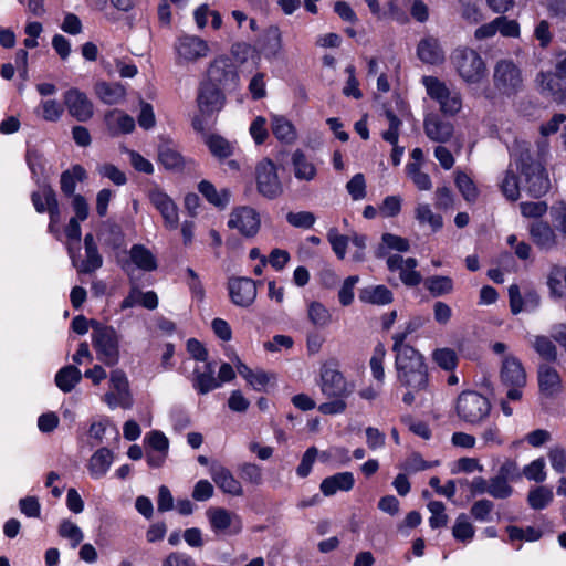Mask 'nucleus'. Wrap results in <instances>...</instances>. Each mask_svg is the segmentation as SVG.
Wrapping results in <instances>:
<instances>
[{"label": "nucleus", "mask_w": 566, "mask_h": 566, "mask_svg": "<svg viewBox=\"0 0 566 566\" xmlns=\"http://www.w3.org/2000/svg\"><path fill=\"white\" fill-rule=\"evenodd\" d=\"M355 479L350 472H340L325 478L321 483V491L325 496H332L337 491H349L353 489Z\"/></svg>", "instance_id": "obj_24"}, {"label": "nucleus", "mask_w": 566, "mask_h": 566, "mask_svg": "<svg viewBox=\"0 0 566 566\" xmlns=\"http://www.w3.org/2000/svg\"><path fill=\"white\" fill-rule=\"evenodd\" d=\"M294 176L298 180L311 181L316 177V167L308 161L305 154L297 149L292 155Z\"/></svg>", "instance_id": "obj_32"}, {"label": "nucleus", "mask_w": 566, "mask_h": 566, "mask_svg": "<svg viewBox=\"0 0 566 566\" xmlns=\"http://www.w3.org/2000/svg\"><path fill=\"white\" fill-rule=\"evenodd\" d=\"M512 488L503 476H494L489 482V494L495 499H506L512 494Z\"/></svg>", "instance_id": "obj_55"}, {"label": "nucleus", "mask_w": 566, "mask_h": 566, "mask_svg": "<svg viewBox=\"0 0 566 566\" xmlns=\"http://www.w3.org/2000/svg\"><path fill=\"white\" fill-rule=\"evenodd\" d=\"M417 54L423 63L428 64H438L444 59V53L438 40L432 36L424 38L419 42Z\"/></svg>", "instance_id": "obj_25"}, {"label": "nucleus", "mask_w": 566, "mask_h": 566, "mask_svg": "<svg viewBox=\"0 0 566 566\" xmlns=\"http://www.w3.org/2000/svg\"><path fill=\"white\" fill-rule=\"evenodd\" d=\"M307 317L314 326L321 328L327 326L332 319L328 310L319 302L310 303Z\"/></svg>", "instance_id": "obj_42"}, {"label": "nucleus", "mask_w": 566, "mask_h": 566, "mask_svg": "<svg viewBox=\"0 0 566 566\" xmlns=\"http://www.w3.org/2000/svg\"><path fill=\"white\" fill-rule=\"evenodd\" d=\"M440 108L444 114L454 115L461 109L462 102L459 93L449 92L446 97L439 101Z\"/></svg>", "instance_id": "obj_60"}, {"label": "nucleus", "mask_w": 566, "mask_h": 566, "mask_svg": "<svg viewBox=\"0 0 566 566\" xmlns=\"http://www.w3.org/2000/svg\"><path fill=\"white\" fill-rule=\"evenodd\" d=\"M544 468V459L539 458L531 462L528 465H526L523 470V473L528 480H534L535 482H543L546 479Z\"/></svg>", "instance_id": "obj_59"}, {"label": "nucleus", "mask_w": 566, "mask_h": 566, "mask_svg": "<svg viewBox=\"0 0 566 566\" xmlns=\"http://www.w3.org/2000/svg\"><path fill=\"white\" fill-rule=\"evenodd\" d=\"M321 390L327 398L348 397L353 391L342 373L327 365L321 369Z\"/></svg>", "instance_id": "obj_11"}, {"label": "nucleus", "mask_w": 566, "mask_h": 566, "mask_svg": "<svg viewBox=\"0 0 566 566\" xmlns=\"http://www.w3.org/2000/svg\"><path fill=\"white\" fill-rule=\"evenodd\" d=\"M287 222L295 227L302 229H310L315 223V216L310 211H300V212H289L286 214Z\"/></svg>", "instance_id": "obj_56"}, {"label": "nucleus", "mask_w": 566, "mask_h": 566, "mask_svg": "<svg viewBox=\"0 0 566 566\" xmlns=\"http://www.w3.org/2000/svg\"><path fill=\"white\" fill-rule=\"evenodd\" d=\"M538 385L546 396H554L562 391V379L558 371L548 364L538 366Z\"/></svg>", "instance_id": "obj_23"}, {"label": "nucleus", "mask_w": 566, "mask_h": 566, "mask_svg": "<svg viewBox=\"0 0 566 566\" xmlns=\"http://www.w3.org/2000/svg\"><path fill=\"white\" fill-rule=\"evenodd\" d=\"M82 379L80 369L73 365L61 368L55 376V384L63 392H70Z\"/></svg>", "instance_id": "obj_35"}, {"label": "nucleus", "mask_w": 566, "mask_h": 566, "mask_svg": "<svg viewBox=\"0 0 566 566\" xmlns=\"http://www.w3.org/2000/svg\"><path fill=\"white\" fill-rule=\"evenodd\" d=\"M530 231L534 243L538 248L549 250L556 244V235L548 223L542 221L534 222Z\"/></svg>", "instance_id": "obj_29"}, {"label": "nucleus", "mask_w": 566, "mask_h": 566, "mask_svg": "<svg viewBox=\"0 0 566 566\" xmlns=\"http://www.w3.org/2000/svg\"><path fill=\"white\" fill-rule=\"evenodd\" d=\"M229 295L233 304L249 307L256 297V284L248 277H231L228 283Z\"/></svg>", "instance_id": "obj_15"}, {"label": "nucleus", "mask_w": 566, "mask_h": 566, "mask_svg": "<svg viewBox=\"0 0 566 566\" xmlns=\"http://www.w3.org/2000/svg\"><path fill=\"white\" fill-rule=\"evenodd\" d=\"M497 31L504 36L516 38L520 35V25L515 20H509L506 17L495 18Z\"/></svg>", "instance_id": "obj_63"}, {"label": "nucleus", "mask_w": 566, "mask_h": 566, "mask_svg": "<svg viewBox=\"0 0 566 566\" xmlns=\"http://www.w3.org/2000/svg\"><path fill=\"white\" fill-rule=\"evenodd\" d=\"M210 474L213 482L224 493L233 496H242L243 488L241 482L234 478L232 472L220 464H213L210 469Z\"/></svg>", "instance_id": "obj_19"}, {"label": "nucleus", "mask_w": 566, "mask_h": 566, "mask_svg": "<svg viewBox=\"0 0 566 566\" xmlns=\"http://www.w3.org/2000/svg\"><path fill=\"white\" fill-rule=\"evenodd\" d=\"M434 363L444 370H453L458 364V356L451 348H439L432 354Z\"/></svg>", "instance_id": "obj_45"}, {"label": "nucleus", "mask_w": 566, "mask_h": 566, "mask_svg": "<svg viewBox=\"0 0 566 566\" xmlns=\"http://www.w3.org/2000/svg\"><path fill=\"white\" fill-rule=\"evenodd\" d=\"M423 128L427 137L437 143H446L453 135V125L433 114L424 118Z\"/></svg>", "instance_id": "obj_21"}, {"label": "nucleus", "mask_w": 566, "mask_h": 566, "mask_svg": "<svg viewBox=\"0 0 566 566\" xmlns=\"http://www.w3.org/2000/svg\"><path fill=\"white\" fill-rule=\"evenodd\" d=\"M452 535L457 541L468 542L471 541L474 536V528L469 523L465 514H460L455 521V524L452 528Z\"/></svg>", "instance_id": "obj_48"}, {"label": "nucleus", "mask_w": 566, "mask_h": 566, "mask_svg": "<svg viewBox=\"0 0 566 566\" xmlns=\"http://www.w3.org/2000/svg\"><path fill=\"white\" fill-rule=\"evenodd\" d=\"M428 510L431 513L429 524L432 528L444 527L448 524L449 517L446 514V506L440 501H431L428 504Z\"/></svg>", "instance_id": "obj_49"}, {"label": "nucleus", "mask_w": 566, "mask_h": 566, "mask_svg": "<svg viewBox=\"0 0 566 566\" xmlns=\"http://www.w3.org/2000/svg\"><path fill=\"white\" fill-rule=\"evenodd\" d=\"M429 96L438 102L441 101L450 92L444 83L432 76L423 78Z\"/></svg>", "instance_id": "obj_57"}, {"label": "nucleus", "mask_w": 566, "mask_h": 566, "mask_svg": "<svg viewBox=\"0 0 566 566\" xmlns=\"http://www.w3.org/2000/svg\"><path fill=\"white\" fill-rule=\"evenodd\" d=\"M208 83L226 91H234L239 84V74L229 57L213 60L207 71Z\"/></svg>", "instance_id": "obj_8"}, {"label": "nucleus", "mask_w": 566, "mask_h": 566, "mask_svg": "<svg viewBox=\"0 0 566 566\" xmlns=\"http://www.w3.org/2000/svg\"><path fill=\"white\" fill-rule=\"evenodd\" d=\"M357 282H358V276H356V275L348 276L344 281V283L338 292V298H339V302L342 305L348 306L349 304H352V302L354 300L353 290Z\"/></svg>", "instance_id": "obj_62"}, {"label": "nucleus", "mask_w": 566, "mask_h": 566, "mask_svg": "<svg viewBox=\"0 0 566 566\" xmlns=\"http://www.w3.org/2000/svg\"><path fill=\"white\" fill-rule=\"evenodd\" d=\"M553 295L563 297L566 295V268L554 266L547 282Z\"/></svg>", "instance_id": "obj_39"}, {"label": "nucleus", "mask_w": 566, "mask_h": 566, "mask_svg": "<svg viewBox=\"0 0 566 566\" xmlns=\"http://www.w3.org/2000/svg\"><path fill=\"white\" fill-rule=\"evenodd\" d=\"M386 356V349L382 344H378L375 349L374 354L370 358V369L373 373V376L378 381H382L385 378V370H384V359Z\"/></svg>", "instance_id": "obj_51"}, {"label": "nucleus", "mask_w": 566, "mask_h": 566, "mask_svg": "<svg viewBox=\"0 0 566 566\" xmlns=\"http://www.w3.org/2000/svg\"><path fill=\"white\" fill-rule=\"evenodd\" d=\"M112 461V451L107 448H101L91 457L88 464L90 472L96 478H101L107 472Z\"/></svg>", "instance_id": "obj_36"}, {"label": "nucleus", "mask_w": 566, "mask_h": 566, "mask_svg": "<svg viewBox=\"0 0 566 566\" xmlns=\"http://www.w3.org/2000/svg\"><path fill=\"white\" fill-rule=\"evenodd\" d=\"M199 192L207 199V201L218 208L223 209L230 201L231 192L224 188L218 191L216 187L208 180H201L198 184Z\"/></svg>", "instance_id": "obj_31"}, {"label": "nucleus", "mask_w": 566, "mask_h": 566, "mask_svg": "<svg viewBox=\"0 0 566 566\" xmlns=\"http://www.w3.org/2000/svg\"><path fill=\"white\" fill-rule=\"evenodd\" d=\"M95 92L108 105L119 103L126 95V90L120 83L99 82L95 85Z\"/></svg>", "instance_id": "obj_33"}, {"label": "nucleus", "mask_w": 566, "mask_h": 566, "mask_svg": "<svg viewBox=\"0 0 566 566\" xmlns=\"http://www.w3.org/2000/svg\"><path fill=\"white\" fill-rule=\"evenodd\" d=\"M109 381L113 390L104 395V401L111 408L119 406L124 409H130L133 396L126 374L122 369H114L111 371Z\"/></svg>", "instance_id": "obj_9"}, {"label": "nucleus", "mask_w": 566, "mask_h": 566, "mask_svg": "<svg viewBox=\"0 0 566 566\" xmlns=\"http://www.w3.org/2000/svg\"><path fill=\"white\" fill-rule=\"evenodd\" d=\"M238 474L244 482L259 486L263 482L262 469L255 463L245 462L238 467Z\"/></svg>", "instance_id": "obj_43"}, {"label": "nucleus", "mask_w": 566, "mask_h": 566, "mask_svg": "<svg viewBox=\"0 0 566 566\" xmlns=\"http://www.w3.org/2000/svg\"><path fill=\"white\" fill-rule=\"evenodd\" d=\"M359 300L373 305H387L394 297L391 291L385 285H370L360 290Z\"/></svg>", "instance_id": "obj_28"}, {"label": "nucleus", "mask_w": 566, "mask_h": 566, "mask_svg": "<svg viewBox=\"0 0 566 566\" xmlns=\"http://www.w3.org/2000/svg\"><path fill=\"white\" fill-rule=\"evenodd\" d=\"M43 196L46 202V209L50 214L51 223L49 226L50 229H52V226L60 220V209L57 199L55 196L54 190L51 187H44L43 188Z\"/></svg>", "instance_id": "obj_54"}, {"label": "nucleus", "mask_w": 566, "mask_h": 566, "mask_svg": "<svg viewBox=\"0 0 566 566\" xmlns=\"http://www.w3.org/2000/svg\"><path fill=\"white\" fill-rule=\"evenodd\" d=\"M282 50V32L277 25H271L264 34L263 51L266 57H276Z\"/></svg>", "instance_id": "obj_37"}, {"label": "nucleus", "mask_w": 566, "mask_h": 566, "mask_svg": "<svg viewBox=\"0 0 566 566\" xmlns=\"http://www.w3.org/2000/svg\"><path fill=\"white\" fill-rule=\"evenodd\" d=\"M327 239L332 245L335 254L343 260L346 254V248L348 244V237L339 234L336 229H331L327 234Z\"/></svg>", "instance_id": "obj_58"}, {"label": "nucleus", "mask_w": 566, "mask_h": 566, "mask_svg": "<svg viewBox=\"0 0 566 566\" xmlns=\"http://www.w3.org/2000/svg\"><path fill=\"white\" fill-rule=\"evenodd\" d=\"M451 60L458 74L469 84H478L486 76L485 62L473 49H455Z\"/></svg>", "instance_id": "obj_5"}, {"label": "nucleus", "mask_w": 566, "mask_h": 566, "mask_svg": "<svg viewBox=\"0 0 566 566\" xmlns=\"http://www.w3.org/2000/svg\"><path fill=\"white\" fill-rule=\"evenodd\" d=\"M455 185L463 198L469 202H474L478 198V189L471 178L464 172H458Z\"/></svg>", "instance_id": "obj_47"}, {"label": "nucleus", "mask_w": 566, "mask_h": 566, "mask_svg": "<svg viewBox=\"0 0 566 566\" xmlns=\"http://www.w3.org/2000/svg\"><path fill=\"white\" fill-rule=\"evenodd\" d=\"M213 156L218 158H228L233 154V146L220 135H210L206 139Z\"/></svg>", "instance_id": "obj_41"}, {"label": "nucleus", "mask_w": 566, "mask_h": 566, "mask_svg": "<svg viewBox=\"0 0 566 566\" xmlns=\"http://www.w3.org/2000/svg\"><path fill=\"white\" fill-rule=\"evenodd\" d=\"M105 120L113 135L129 134L135 128L134 118L118 109L108 112Z\"/></svg>", "instance_id": "obj_27"}, {"label": "nucleus", "mask_w": 566, "mask_h": 566, "mask_svg": "<svg viewBox=\"0 0 566 566\" xmlns=\"http://www.w3.org/2000/svg\"><path fill=\"white\" fill-rule=\"evenodd\" d=\"M426 287L434 296L448 294L452 291L453 283L449 276H431L424 282Z\"/></svg>", "instance_id": "obj_44"}, {"label": "nucleus", "mask_w": 566, "mask_h": 566, "mask_svg": "<svg viewBox=\"0 0 566 566\" xmlns=\"http://www.w3.org/2000/svg\"><path fill=\"white\" fill-rule=\"evenodd\" d=\"M255 181L258 192L269 200L283 193V186L277 176L275 164L264 158L255 166Z\"/></svg>", "instance_id": "obj_7"}, {"label": "nucleus", "mask_w": 566, "mask_h": 566, "mask_svg": "<svg viewBox=\"0 0 566 566\" xmlns=\"http://www.w3.org/2000/svg\"><path fill=\"white\" fill-rule=\"evenodd\" d=\"M60 536L72 542V547H76L83 541L81 528L69 520L63 521L59 527Z\"/></svg>", "instance_id": "obj_53"}, {"label": "nucleus", "mask_w": 566, "mask_h": 566, "mask_svg": "<svg viewBox=\"0 0 566 566\" xmlns=\"http://www.w3.org/2000/svg\"><path fill=\"white\" fill-rule=\"evenodd\" d=\"M531 346L547 363H555L558 358V350L552 337L536 335L531 340Z\"/></svg>", "instance_id": "obj_34"}, {"label": "nucleus", "mask_w": 566, "mask_h": 566, "mask_svg": "<svg viewBox=\"0 0 566 566\" xmlns=\"http://www.w3.org/2000/svg\"><path fill=\"white\" fill-rule=\"evenodd\" d=\"M548 458L551 460V464L553 469L558 473H564L566 471V451L560 447H555L551 449L548 453Z\"/></svg>", "instance_id": "obj_64"}, {"label": "nucleus", "mask_w": 566, "mask_h": 566, "mask_svg": "<svg viewBox=\"0 0 566 566\" xmlns=\"http://www.w3.org/2000/svg\"><path fill=\"white\" fill-rule=\"evenodd\" d=\"M416 218L420 223L428 222L433 231L439 230L443 224L442 217L433 213L429 205H419L416 208Z\"/></svg>", "instance_id": "obj_50"}, {"label": "nucleus", "mask_w": 566, "mask_h": 566, "mask_svg": "<svg viewBox=\"0 0 566 566\" xmlns=\"http://www.w3.org/2000/svg\"><path fill=\"white\" fill-rule=\"evenodd\" d=\"M92 343L97 357L107 366H115L119 361V336L111 326H104L92 321Z\"/></svg>", "instance_id": "obj_4"}, {"label": "nucleus", "mask_w": 566, "mask_h": 566, "mask_svg": "<svg viewBox=\"0 0 566 566\" xmlns=\"http://www.w3.org/2000/svg\"><path fill=\"white\" fill-rule=\"evenodd\" d=\"M354 200H359L366 196V184L363 174H356L346 186Z\"/></svg>", "instance_id": "obj_61"}, {"label": "nucleus", "mask_w": 566, "mask_h": 566, "mask_svg": "<svg viewBox=\"0 0 566 566\" xmlns=\"http://www.w3.org/2000/svg\"><path fill=\"white\" fill-rule=\"evenodd\" d=\"M493 83L501 94L515 95L523 87L521 70L511 60H500L494 66Z\"/></svg>", "instance_id": "obj_6"}, {"label": "nucleus", "mask_w": 566, "mask_h": 566, "mask_svg": "<svg viewBox=\"0 0 566 566\" xmlns=\"http://www.w3.org/2000/svg\"><path fill=\"white\" fill-rule=\"evenodd\" d=\"M85 260L78 262L72 249L69 248V253L73 266L80 274H90L98 270L103 265V258L98 252L97 244L92 233H87L84 238Z\"/></svg>", "instance_id": "obj_14"}, {"label": "nucleus", "mask_w": 566, "mask_h": 566, "mask_svg": "<svg viewBox=\"0 0 566 566\" xmlns=\"http://www.w3.org/2000/svg\"><path fill=\"white\" fill-rule=\"evenodd\" d=\"M207 516L214 532L226 535H235L242 531L240 516L223 507H210L207 511Z\"/></svg>", "instance_id": "obj_12"}, {"label": "nucleus", "mask_w": 566, "mask_h": 566, "mask_svg": "<svg viewBox=\"0 0 566 566\" xmlns=\"http://www.w3.org/2000/svg\"><path fill=\"white\" fill-rule=\"evenodd\" d=\"M219 386L220 382L214 377V366L211 363L205 364L202 370L195 369L193 387L199 394L206 395Z\"/></svg>", "instance_id": "obj_26"}, {"label": "nucleus", "mask_w": 566, "mask_h": 566, "mask_svg": "<svg viewBox=\"0 0 566 566\" xmlns=\"http://www.w3.org/2000/svg\"><path fill=\"white\" fill-rule=\"evenodd\" d=\"M69 113L78 122H86L93 116V104L86 94L77 88L69 90L64 95Z\"/></svg>", "instance_id": "obj_17"}, {"label": "nucleus", "mask_w": 566, "mask_h": 566, "mask_svg": "<svg viewBox=\"0 0 566 566\" xmlns=\"http://www.w3.org/2000/svg\"><path fill=\"white\" fill-rule=\"evenodd\" d=\"M158 160L167 170L179 172L186 167V159L168 139H163L158 145Z\"/></svg>", "instance_id": "obj_22"}, {"label": "nucleus", "mask_w": 566, "mask_h": 566, "mask_svg": "<svg viewBox=\"0 0 566 566\" xmlns=\"http://www.w3.org/2000/svg\"><path fill=\"white\" fill-rule=\"evenodd\" d=\"M500 188L502 190V193L504 197L510 201H516L520 197V186H518V179L517 176L511 171L507 170L505 172V177L502 180Z\"/></svg>", "instance_id": "obj_46"}, {"label": "nucleus", "mask_w": 566, "mask_h": 566, "mask_svg": "<svg viewBox=\"0 0 566 566\" xmlns=\"http://www.w3.org/2000/svg\"><path fill=\"white\" fill-rule=\"evenodd\" d=\"M129 256L132 262L143 271L151 272L158 266L156 256L143 244H134L129 251Z\"/></svg>", "instance_id": "obj_30"}, {"label": "nucleus", "mask_w": 566, "mask_h": 566, "mask_svg": "<svg viewBox=\"0 0 566 566\" xmlns=\"http://www.w3.org/2000/svg\"><path fill=\"white\" fill-rule=\"evenodd\" d=\"M407 174L412 179L413 184L419 190L431 189V179L428 174L422 172L419 168V164L410 163L407 165Z\"/></svg>", "instance_id": "obj_52"}, {"label": "nucleus", "mask_w": 566, "mask_h": 566, "mask_svg": "<svg viewBox=\"0 0 566 566\" xmlns=\"http://www.w3.org/2000/svg\"><path fill=\"white\" fill-rule=\"evenodd\" d=\"M458 417L469 424L482 423L491 412V402L474 390L462 391L455 403Z\"/></svg>", "instance_id": "obj_3"}, {"label": "nucleus", "mask_w": 566, "mask_h": 566, "mask_svg": "<svg viewBox=\"0 0 566 566\" xmlns=\"http://www.w3.org/2000/svg\"><path fill=\"white\" fill-rule=\"evenodd\" d=\"M554 494L547 486H537L528 492L527 502L534 510H543L553 501Z\"/></svg>", "instance_id": "obj_40"}, {"label": "nucleus", "mask_w": 566, "mask_h": 566, "mask_svg": "<svg viewBox=\"0 0 566 566\" xmlns=\"http://www.w3.org/2000/svg\"><path fill=\"white\" fill-rule=\"evenodd\" d=\"M148 197L163 216L166 226L176 229L178 226V209L172 199L159 188L149 190Z\"/></svg>", "instance_id": "obj_18"}, {"label": "nucleus", "mask_w": 566, "mask_h": 566, "mask_svg": "<svg viewBox=\"0 0 566 566\" xmlns=\"http://www.w3.org/2000/svg\"><path fill=\"white\" fill-rule=\"evenodd\" d=\"M416 327L413 323H409L403 333L392 335L397 381L406 390L402 401L407 406H422L429 389L428 369L422 355L412 346L405 344L407 336L415 332Z\"/></svg>", "instance_id": "obj_1"}, {"label": "nucleus", "mask_w": 566, "mask_h": 566, "mask_svg": "<svg viewBox=\"0 0 566 566\" xmlns=\"http://www.w3.org/2000/svg\"><path fill=\"white\" fill-rule=\"evenodd\" d=\"M228 227L238 229L247 238H252L260 229V218L254 209L239 207L231 212Z\"/></svg>", "instance_id": "obj_13"}, {"label": "nucleus", "mask_w": 566, "mask_h": 566, "mask_svg": "<svg viewBox=\"0 0 566 566\" xmlns=\"http://www.w3.org/2000/svg\"><path fill=\"white\" fill-rule=\"evenodd\" d=\"M517 169L524 177L525 189L533 198L544 196L551 188L549 179L541 163L533 159L528 150L521 151Z\"/></svg>", "instance_id": "obj_2"}, {"label": "nucleus", "mask_w": 566, "mask_h": 566, "mask_svg": "<svg viewBox=\"0 0 566 566\" xmlns=\"http://www.w3.org/2000/svg\"><path fill=\"white\" fill-rule=\"evenodd\" d=\"M501 380L509 387H524L526 384V374L522 363L513 357L504 358L501 369Z\"/></svg>", "instance_id": "obj_20"}, {"label": "nucleus", "mask_w": 566, "mask_h": 566, "mask_svg": "<svg viewBox=\"0 0 566 566\" xmlns=\"http://www.w3.org/2000/svg\"><path fill=\"white\" fill-rule=\"evenodd\" d=\"M175 51L178 64L193 63L208 55L209 45L199 36L185 34L177 39Z\"/></svg>", "instance_id": "obj_10"}, {"label": "nucleus", "mask_w": 566, "mask_h": 566, "mask_svg": "<svg viewBox=\"0 0 566 566\" xmlns=\"http://www.w3.org/2000/svg\"><path fill=\"white\" fill-rule=\"evenodd\" d=\"M272 132L277 139L289 144L296 138L294 126L282 116L275 115L272 117Z\"/></svg>", "instance_id": "obj_38"}, {"label": "nucleus", "mask_w": 566, "mask_h": 566, "mask_svg": "<svg viewBox=\"0 0 566 566\" xmlns=\"http://www.w3.org/2000/svg\"><path fill=\"white\" fill-rule=\"evenodd\" d=\"M224 103V96L221 93V88L205 82L201 84L197 104L199 113L203 116H211L214 112H219Z\"/></svg>", "instance_id": "obj_16"}]
</instances>
